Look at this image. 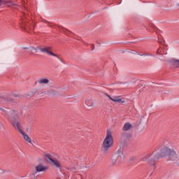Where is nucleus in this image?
<instances>
[{"instance_id":"nucleus-25","label":"nucleus","mask_w":179,"mask_h":179,"mask_svg":"<svg viewBox=\"0 0 179 179\" xmlns=\"http://www.w3.org/2000/svg\"><path fill=\"white\" fill-rule=\"evenodd\" d=\"M57 179H61V178H58Z\"/></svg>"},{"instance_id":"nucleus-15","label":"nucleus","mask_w":179,"mask_h":179,"mask_svg":"<svg viewBox=\"0 0 179 179\" xmlns=\"http://www.w3.org/2000/svg\"><path fill=\"white\" fill-rule=\"evenodd\" d=\"M85 104L88 107H93V106H94L93 100H92V99H90V98L87 99L85 100Z\"/></svg>"},{"instance_id":"nucleus-13","label":"nucleus","mask_w":179,"mask_h":179,"mask_svg":"<svg viewBox=\"0 0 179 179\" xmlns=\"http://www.w3.org/2000/svg\"><path fill=\"white\" fill-rule=\"evenodd\" d=\"M170 64L173 65L174 68H179V60L172 59L169 61Z\"/></svg>"},{"instance_id":"nucleus-20","label":"nucleus","mask_w":179,"mask_h":179,"mask_svg":"<svg viewBox=\"0 0 179 179\" xmlns=\"http://www.w3.org/2000/svg\"><path fill=\"white\" fill-rule=\"evenodd\" d=\"M91 48H92V50L93 51V50H94V45H92Z\"/></svg>"},{"instance_id":"nucleus-1","label":"nucleus","mask_w":179,"mask_h":179,"mask_svg":"<svg viewBox=\"0 0 179 179\" xmlns=\"http://www.w3.org/2000/svg\"><path fill=\"white\" fill-rule=\"evenodd\" d=\"M166 156H169V159L174 162L178 159V155L174 150H171L167 147H164L161 150L160 154H157V152H152V154H148L144 156L141 160L143 162H148L150 166L155 167L156 164V161L159 160V159H162Z\"/></svg>"},{"instance_id":"nucleus-9","label":"nucleus","mask_w":179,"mask_h":179,"mask_svg":"<svg viewBox=\"0 0 179 179\" xmlns=\"http://www.w3.org/2000/svg\"><path fill=\"white\" fill-rule=\"evenodd\" d=\"M5 5L9 7L16 6V4L12 3L10 0H0V8L5 6Z\"/></svg>"},{"instance_id":"nucleus-2","label":"nucleus","mask_w":179,"mask_h":179,"mask_svg":"<svg viewBox=\"0 0 179 179\" xmlns=\"http://www.w3.org/2000/svg\"><path fill=\"white\" fill-rule=\"evenodd\" d=\"M8 120L9 122L14 127L15 129H21L22 124L19 122V116L17 115V113L16 111L12 110L10 114H8Z\"/></svg>"},{"instance_id":"nucleus-8","label":"nucleus","mask_w":179,"mask_h":179,"mask_svg":"<svg viewBox=\"0 0 179 179\" xmlns=\"http://www.w3.org/2000/svg\"><path fill=\"white\" fill-rule=\"evenodd\" d=\"M48 170V166H44L43 164H39L35 166V174L37 173H41V171H45Z\"/></svg>"},{"instance_id":"nucleus-19","label":"nucleus","mask_w":179,"mask_h":179,"mask_svg":"<svg viewBox=\"0 0 179 179\" xmlns=\"http://www.w3.org/2000/svg\"><path fill=\"white\" fill-rule=\"evenodd\" d=\"M158 43H159V44H163V41H161V40H158Z\"/></svg>"},{"instance_id":"nucleus-17","label":"nucleus","mask_w":179,"mask_h":179,"mask_svg":"<svg viewBox=\"0 0 179 179\" xmlns=\"http://www.w3.org/2000/svg\"><path fill=\"white\" fill-rule=\"evenodd\" d=\"M64 31L66 34H73L71 31L67 30V29H64Z\"/></svg>"},{"instance_id":"nucleus-5","label":"nucleus","mask_w":179,"mask_h":179,"mask_svg":"<svg viewBox=\"0 0 179 179\" xmlns=\"http://www.w3.org/2000/svg\"><path fill=\"white\" fill-rule=\"evenodd\" d=\"M38 49L41 51V52H43V54H48V55H52V57H58V55L52 52V47L46 46V47H38Z\"/></svg>"},{"instance_id":"nucleus-6","label":"nucleus","mask_w":179,"mask_h":179,"mask_svg":"<svg viewBox=\"0 0 179 179\" xmlns=\"http://www.w3.org/2000/svg\"><path fill=\"white\" fill-rule=\"evenodd\" d=\"M124 159V156L120 155L119 153L115 154L111 157V162L113 164H115L116 163H121L122 159Z\"/></svg>"},{"instance_id":"nucleus-22","label":"nucleus","mask_w":179,"mask_h":179,"mask_svg":"<svg viewBox=\"0 0 179 179\" xmlns=\"http://www.w3.org/2000/svg\"><path fill=\"white\" fill-rule=\"evenodd\" d=\"M107 96H108V97L110 98V99L111 100V99H112L111 96H110V95H108V94H107Z\"/></svg>"},{"instance_id":"nucleus-11","label":"nucleus","mask_w":179,"mask_h":179,"mask_svg":"<svg viewBox=\"0 0 179 179\" xmlns=\"http://www.w3.org/2000/svg\"><path fill=\"white\" fill-rule=\"evenodd\" d=\"M110 100L112 101H114L115 103H125V101H124L123 99L121 98V96H115L113 98H110Z\"/></svg>"},{"instance_id":"nucleus-14","label":"nucleus","mask_w":179,"mask_h":179,"mask_svg":"<svg viewBox=\"0 0 179 179\" xmlns=\"http://www.w3.org/2000/svg\"><path fill=\"white\" fill-rule=\"evenodd\" d=\"M131 128H133L132 124L129 122H126L124 124L122 129H123V131H129V129H131Z\"/></svg>"},{"instance_id":"nucleus-18","label":"nucleus","mask_w":179,"mask_h":179,"mask_svg":"<svg viewBox=\"0 0 179 179\" xmlns=\"http://www.w3.org/2000/svg\"><path fill=\"white\" fill-rule=\"evenodd\" d=\"M56 58H58V59H59V61H61V62H62V64H65V62H64L63 59H61V57H58V55H57V57H56Z\"/></svg>"},{"instance_id":"nucleus-12","label":"nucleus","mask_w":179,"mask_h":179,"mask_svg":"<svg viewBox=\"0 0 179 179\" xmlns=\"http://www.w3.org/2000/svg\"><path fill=\"white\" fill-rule=\"evenodd\" d=\"M39 85H48L50 83V80L48 78H40L38 80Z\"/></svg>"},{"instance_id":"nucleus-7","label":"nucleus","mask_w":179,"mask_h":179,"mask_svg":"<svg viewBox=\"0 0 179 179\" xmlns=\"http://www.w3.org/2000/svg\"><path fill=\"white\" fill-rule=\"evenodd\" d=\"M20 27L22 29V30H25V31H27V29H30L31 23L29 22L27 19H22L21 21Z\"/></svg>"},{"instance_id":"nucleus-21","label":"nucleus","mask_w":179,"mask_h":179,"mask_svg":"<svg viewBox=\"0 0 179 179\" xmlns=\"http://www.w3.org/2000/svg\"><path fill=\"white\" fill-rule=\"evenodd\" d=\"M32 49H33V50H35V51H37V50H38V48H34V47H33Z\"/></svg>"},{"instance_id":"nucleus-4","label":"nucleus","mask_w":179,"mask_h":179,"mask_svg":"<svg viewBox=\"0 0 179 179\" xmlns=\"http://www.w3.org/2000/svg\"><path fill=\"white\" fill-rule=\"evenodd\" d=\"M45 157L47 159H48L49 162L50 164H52V166L55 167V169H59V171H61V169H62V165H61V163L59 162V161L52 159L51 155L50 154H45Z\"/></svg>"},{"instance_id":"nucleus-24","label":"nucleus","mask_w":179,"mask_h":179,"mask_svg":"<svg viewBox=\"0 0 179 179\" xmlns=\"http://www.w3.org/2000/svg\"><path fill=\"white\" fill-rule=\"evenodd\" d=\"M0 110H2L3 111V108H0Z\"/></svg>"},{"instance_id":"nucleus-16","label":"nucleus","mask_w":179,"mask_h":179,"mask_svg":"<svg viewBox=\"0 0 179 179\" xmlns=\"http://www.w3.org/2000/svg\"><path fill=\"white\" fill-rule=\"evenodd\" d=\"M157 54H159V55H163V54H167V52L166 51V50H164L163 48L160 47L157 50Z\"/></svg>"},{"instance_id":"nucleus-10","label":"nucleus","mask_w":179,"mask_h":179,"mask_svg":"<svg viewBox=\"0 0 179 179\" xmlns=\"http://www.w3.org/2000/svg\"><path fill=\"white\" fill-rule=\"evenodd\" d=\"M19 132L22 135L25 141H27V142H29V143H31V140L30 139V137H29V136L26 135L24 134V131H23V130L21 129H20L19 130Z\"/></svg>"},{"instance_id":"nucleus-3","label":"nucleus","mask_w":179,"mask_h":179,"mask_svg":"<svg viewBox=\"0 0 179 179\" xmlns=\"http://www.w3.org/2000/svg\"><path fill=\"white\" fill-rule=\"evenodd\" d=\"M111 146H113V136L111 135V131H108L106 137L104 139L101 146V151L103 153H108Z\"/></svg>"},{"instance_id":"nucleus-23","label":"nucleus","mask_w":179,"mask_h":179,"mask_svg":"<svg viewBox=\"0 0 179 179\" xmlns=\"http://www.w3.org/2000/svg\"><path fill=\"white\" fill-rule=\"evenodd\" d=\"M145 55V56H146V55H149V54H143V55Z\"/></svg>"}]
</instances>
